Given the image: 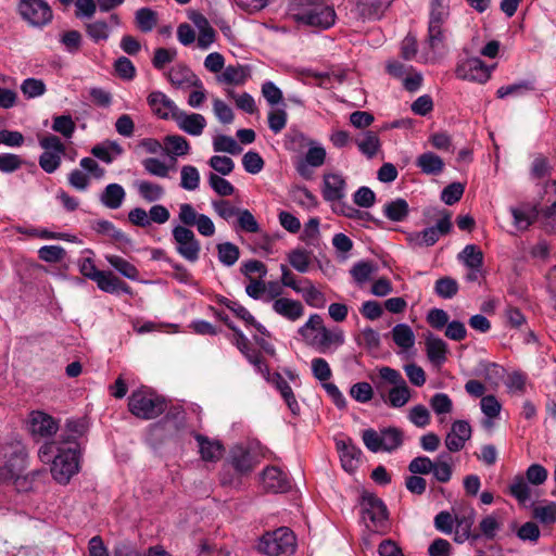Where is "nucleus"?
Here are the masks:
<instances>
[{
  "label": "nucleus",
  "mask_w": 556,
  "mask_h": 556,
  "mask_svg": "<svg viewBox=\"0 0 556 556\" xmlns=\"http://www.w3.org/2000/svg\"><path fill=\"white\" fill-rule=\"evenodd\" d=\"M27 457V450L22 441L11 439L0 443V483L30 485L47 483L49 475L46 469L23 475Z\"/></svg>",
  "instance_id": "f257e3e1"
},
{
  "label": "nucleus",
  "mask_w": 556,
  "mask_h": 556,
  "mask_svg": "<svg viewBox=\"0 0 556 556\" xmlns=\"http://www.w3.org/2000/svg\"><path fill=\"white\" fill-rule=\"evenodd\" d=\"M166 408V400L148 387H140L134 390L128 397V410L135 417L142 420L155 419Z\"/></svg>",
  "instance_id": "f03ea898"
},
{
  "label": "nucleus",
  "mask_w": 556,
  "mask_h": 556,
  "mask_svg": "<svg viewBox=\"0 0 556 556\" xmlns=\"http://www.w3.org/2000/svg\"><path fill=\"white\" fill-rule=\"evenodd\" d=\"M54 448L58 453L52 460L51 475L56 483L67 484L71 478L79 471L81 446L56 444Z\"/></svg>",
  "instance_id": "7ed1b4c3"
},
{
  "label": "nucleus",
  "mask_w": 556,
  "mask_h": 556,
  "mask_svg": "<svg viewBox=\"0 0 556 556\" xmlns=\"http://www.w3.org/2000/svg\"><path fill=\"white\" fill-rule=\"evenodd\" d=\"M379 377L381 381L377 383V389L381 392L382 397L384 383L392 386L388 391L387 399H384L389 406L400 408L409 402L412 397L410 390L399 370L383 366L379 368Z\"/></svg>",
  "instance_id": "20e7f679"
},
{
  "label": "nucleus",
  "mask_w": 556,
  "mask_h": 556,
  "mask_svg": "<svg viewBox=\"0 0 556 556\" xmlns=\"http://www.w3.org/2000/svg\"><path fill=\"white\" fill-rule=\"evenodd\" d=\"M296 548L294 533L287 527L266 532L260 540L258 551L267 556H292Z\"/></svg>",
  "instance_id": "39448f33"
},
{
  "label": "nucleus",
  "mask_w": 556,
  "mask_h": 556,
  "mask_svg": "<svg viewBox=\"0 0 556 556\" xmlns=\"http://www.w3.org/2000/svg\"><path fill=\"white\" fill-rule=\"evenodd\" d=\"M260 459L255 446L237 444L230 448L224 466L233 470L235 475L240 478L252 472Z\"/></svg>",
  "instance_id": "423d86ee"
},
{
  "label": "nucleus",
  "mask_w": 556,
  "mask_h": 556,
  "mask_svg": "<svg viewBox=\"0 0 556 556\" xmlns=\"http://www.w3.org/2000/svg\"><path fill=\"white\" fill-rule=\"evenodd\" d=\"M87 431V424L84 419H67L64 429L60 435V441L49 442L42 445L38 451V456L42 463L51 460V454L56 444L71 446L80 445L77 440L80 439Z\"/></svg>",
  "instance_id": "0eeeda50"
},
{
  "label": "nucleus",
  "mask_w": 556,
  "mask_h": 556,
  "mask_svg": "<svg viewBox=\"0 0 556 556\" xmlns=\"http://www.w3.org/2000/svg\"><path fill=\"white\" fill-rule=\"evenodd\" d=\"M17 12L29 26L42 28L53 20V11L45 0H20Z\"/></svg>",
  "instance_id": "6e6552de"
},
{
  "label": "nucleus",
  "mask_w": 556,
  "mask_h": 556,
  "mask_svg": "<svg viewBox=\"0 0 556 556\" xmlns=\"http://www.w3.org/2000/svg\"><path fill=\"white\" fill-rule=\"evenodd\" d=\"M39 146L43 149L38 160L40 168L47 174L54 173L61 166L65 144L58 136L48 135L39 139Z\"/></svg>",
  "instance_id": "1a4fd4ad"
},
{
  "label": "nucleus",
  "mask_w": 556,
  "mask_h": 556,
  "mask_svg": "<svg viewBox=\"0 0 556 556\" xmlns=\"http://www.w3.org/2000/svg\"><path fill=\"white\" fill-rule=\"evenodd\" d=\"M293 18L301 24L328 29L336 23L337 14L332 5L327 2L293 13Z\"/></svg>",
  "instance_id": "9d476101"
},
{
  "label": "nucleus",
  "mask_w": 556,
  "mask_h": 556,
  "mask_svg": "<svg viewBox=\"0 0 556 556\" xmlns=\"http://www.w3.org/2000/svg\"><path fill=\"white\" fill-rule=\"evenodd\" d=\"M176 252L186 261L195 263L200 257L201 243L194 232L185 225H177L172 230Z\"/></svg>",
  "instance_id": "9b49d317"
},
{
  "label": "nucleus",
  "mask_w": 556,
  "mask_h": 556,
  "mask_svg": "<svg viewBox=\"0 0 556 556\" xmlns=\"http://www.w3.org/2000/svg\"><path fill=\"white\" fill-rule=\"evenodd\" d=\"M451 229V215L445 212L434 226L409 233L407 241L412 248L431 247L439 241L441 236L447 235Z\"/></svg>",
  "instance_id": "f8f14e48"
},
{
  "label": "nucleus",
  "mask_w": 556,
  "mask_h": 556,
  "mask_svg": "<svg viewBox=\"0 0 556 556\" xmlns=\"http://www.w3.org/2000/svg\"><path fill=\"white\" fill-rule=\"evenodd\" d=\"M492 70L493 66H488L479 58H467L459 61L455 73L460 79L484 84L490 79Z\"/></svg>",
  "instance_id": "ddd939ff"
},
{
  "label": "nucleus",
  "mask_w": 556,
  "mask_h": 556,
  "mask_svg": "<svg viewBox=\"0 0 556 556\" xmlns=\"http://www.w3.org/2000/svg\"><path fill=\"white\" fill-rule=\"evenodd\" d=\"M178 219L188 228L195 226L198 232L204 237H212L215 233L213 220L207 215L198 213L189 203L179 205Z\"/></svg>",
  "instance_id": "4468645a"
},
{
  "label": "nucleus",
  "mask_w": 556,
  "mask_h": 556,
  "mask_svg": "<svg viewBox=\"0 0 556 556\" xmlns=\"http://www.w3.org/2000/svg\"><path fill=\"white\" fill-rule=\"evenodd\" d=\"M320 353H326L331 346L338 348L344 343V333L340 328L328 329L326 326L305 341Z\"/></svg>",
  "instance_id": "2eb2a0df"
},
{
  "label": "nucleus",
  "mask_w": 556,
  "mask_h": 556,
  "mask_svg": "<svg viewBox=\"0 0 556 556\" xmlns=\"http://www.w3.org/2000/svg\"><path fill=\"white\" fill-rule=\"evenodd\" d=\"M147 103L153 115L165 121H174V116L177 115L180 110L169 97L159 90L149 93Z\"/></svg>",
  "instance_id": "dca6fc26"
},
{
  "label": "nucleus",
  "mask_w": 556,
  "mask_h": 556,
  "mask_svg": "<svg viewBox=\"0 0 556 556\" xmlns=\"http://www.w3.org/2000/svg\"><path fill=\"white\" fill-rule=\"evenodd\" d=\"M28 429L33 435L47 438L56 433L59 425L50 415L35 410L29 414Z\"/></svg>",
  "instance_id": "f3484780"
},
{
  "label": "nucleus",
  "mask_w": 556,
  "mask_h": 556,
  "mask_svg": "<svg viewBox=\"0 0 556 556\" xmlns=\"http://www.w3.org/2000/svg\"><path fill=\"white\" fill-rule=\"evenodd\" d=\"M361 506L363 514L374 523H379L388 519V509L381 498L372 492L365 490L361 496Z\"/></svg>",
  "instance_id": "a211bd4d"
},
{
  "label": "nucleus",
  "mask_w": 556,
  "mask_h": 556,
  "mask_svg": "<svg viewBox=\"0 0 556 556\" xmlns=\"http://www.w3.org/2000/svg\"><path fill=\"white\" fill-rule=\"evenodd\" d=\"M168 81L177 89L202 88L200 78L185 64H176L166 73Z\"/></svg>",
  "instance_id": "6ab92c4d"
},
{
  "label": "nucleus",
  "mask_w": 556,
  "mask_h": 556,
  "mask_svg": "<svg viewBox=\"0 0 556 556\" xmlns=\"http://www.w3.org/2000/svg\"><path fill=\"white\" fill-rule=\"evenodd\" d=\"M471 426L466 420H455L445 437V446L452 452H459L471 438Z\"/></svg>",
  "instance_id": "aec40b11"
},
{
  "label": "nucleus",
  "mask_w": 556,
  "mask_h": 556,
  "mask_svg": "<svg viewBox=\"0 0 556 556\" xmlns=\"http://www.w3.org/2000/svg\"><path fill=\"white\" fill-rule=\"evenodd\" d=\"M336 446L340 455L342 468L348 472H353L361 464V448L350 438L337 440Z\"/></svg>",
  "instance_id": "412c9836"
},
{
  "label": "nucleus",
  "mask_w": 556,
  "mask_h": 556,
  "mask_svg": "<svg viewBox=\"0 0 556 556\" xmlns=\"http://www.w3.org/2000/svg\"><path fill=\"white\" fill-rule=\"evenodd\" d=\"M174 122L180 130L193 137L201 136L206 127V119L202 114L187 113L182 110L174 116Z\"/></svg>",
  "instance_id": "4be33fe9"
},
{
  "label": "nucleus",
  "mask_w": 556,
  "mask_h": 556,
  "mask_svg": "<svg viewBox=\"0 0 556 556\" xmlns=\"http://www.w3.org/2000/svg\"><path fill=\"white\" fill-rule=\"evenodd\" d=\"M346 181L338 173L324 175L323 197L327 202H342L345 197Z\"/></svg>",
  "instance_id": "5701e85b"
},
{
  "label": "nucleus",
  "mask_w": 556,
  "mask_h": 556,
  "mask_svg": "<svg viewBox=\"0 0 556 556\" xmlns=\"http://www.w3.org/2000/svg\"><path fill=\"white\" fill-rule=\"evenodd\" d=\"M473 523V511H470L468 515H456L454 541L458 544H462L468 540L472 542H477L478 540H480L481 534L479 532L472 531Z\"/></svg>",
  "instance_id": "b1692460"
},
{
  "label": "nucleus",
  "mask_w": 556,
  "mask_h": 556,
  "mask_svg": "<svg viewBox=\"0 0 556 556\" xmlns=\"http://www.w3.org/2000/svg\"><path fill=\"white\" fill-rule=\"evenodd\" d=\"M273 311L289 321H296L304 315L303 304L293 299L279 298L273 302Z\"/></svg>",
  "instance_id": "393cba45"
},
{
  "label": "nucleus",
  "mask_w": 556,
  "mask_h": 556,
  "mask_svg": "<svg viewBox=\"0 0 556 556\" xmlns=\"http://www.w3.org/2000/svg\"><path fill=\"white\" fill-rule=\"evenodd\" d=\"M94 281L98 288L106 293H132L131 288L126 282L116 277L112 271L101 270Z\"/></svg>",
  "instance_id": "a878e982"
},
{
  "label": "nucleus",
  "mask_w": 556,
  "mask_h": 556,
  "mask_svg": "<svg viewBox=\"0 0 556 556\" xmlns=\"http://www.w3.org/2000/svg\"><path fill=\"white\" fill-rule=\"evenodd\" d=\"M354 142L357 146L359 152L369 160L374 159L381 148L379 135L372 130H365L361 132L354 139Z\"/></svg>",
  "instance_id": "bb28decb"
},
{
  "label": "nucleus",
  "mask_w": 556,
  "mask_h": 556,
  "mask_svg": "<svg viewBox=\"0 0 556 556\" xmlns=\"http://www.w3.org/2000/svg\"><path fill=\"white\" fill-rule=\"evenodd\" d=\"M198 442L199 452L205 462H217L224 452V446L218 440H212L203 434H194Z\"/></svg>",
  "instance_id": "cd10ccee"
},
{
  "label": "nucleus",
  "mask_w": 556,
  "mask_h": 556,
  "mask_svg": "<svg viewBox=\"0 0 556 556\" xmlns=\"http://www.w3.org/2000/svg\"><path fill=\"white\" fill-rule=\"evenodd\" d=\"M447 344L439 337L429 333L426 337V352L432 364L441 365L446 361Z\"/></svg>",
  "instance_id": "c85d7f7f"
},
{
  "label": "nucleus",
  "mask_w": 556,
  "mask_h": 556,
  "mask_svg": "<svg viewBox=\"0 0 556 556\" xmlns=\"http://www.w3.org/2000/svg\"><path fill=\"white\" fill-rule=\"evenodd\" d=\"M250 77L249 66L228 65L224 72L217 76V81L226 85L241 86Z\"/></svg>",
  "instance_id": "c756f323"
},
{
  "label": "nucleus",
  "mask_w": 556,
  "mask_h": 556,
  "mask_svg": "<svg viewBox=\"0 0 556 556\" xmlns=\"http://www.w3.org/2000/svg\"><path fill=\"white\" fill-rule=\"evenodd\" d=\"M193 24L199 29L198 47L202 50L207 49L215 41V30L210 25L207 18L197 13L191 17Z\"/></svg>",
  "instance_id": "7c9ffc66"
},
{
  "label": "nucleus",
  "mask_w": 556,
  "mask_h": 556,
  "mask_svg": "<svg viewBox=\"0 0 556 556\" xmlns=\"http://www.w3.org/2000/svg\"><path fill=\"white\" fill-rule=\"evenodd\" d=\"M509 211L514 218V226L517 230L521 231L528 229L538 216L535 207L529 204H521L516 207L513 206Z\"/></svg>",
  "instance_id": "2f4dec72"
},
{
  "label": "nucleus",
  "mask_w": 556,
  "mask_h": 556,
  "mask_svg": "<svg viewBox=\"0 0 556 556\" xmlns=\"http://www.w3.org/2000/svg\"><path fill=\"white\" fill-rule=\"evenodd\" d=\"M126 197L125 189L119 184H109L100 194V202L110 210L122 206Z\"/></svg>",
  "instance_id": "473e14b6"
},
{
  "label": "nucleus",
  "mask_w": 556,
  "mask_h": 556,
  "mask_svg": "<svg viewBox=\"0 0 556 556\" xmlns=\"http://www.w3.org/2000/svg\"><path fill=\"white\" fill-rule=\"evenodd\" d=\"M416 166L419 167L424 174L439 175L444 169V162L435 153L425 152L417 157Z\"/></svg>",
  "instance_id": "72a5a7b5"
},
{
  "label": "nucleus",
  "mask_w": 556,
  "mask_h": 556,
  "mask_svg": "<svg viewBox=\"0 0 556 556\" xmlns=\"http://www.w3.org/2000/svg\"><path fill=\"white\" fill-rule=\"evenodd\" d=\"M409 213L408 203L406 200L402 198H397L393 201H390L383 206V214L386 217L392 222H402L404 220Z\"/></svg>",
  "instance_id": "f704fd0d"
},
{
  "label": "nucleus",
  "mask_w": 556,
  "mask_h": 556,
  "mask_svg": "<svg viewBox=\"0 0 556 556\" xmlns=\"http://www.w3.org/2000/svg\"><path fill=\"white\" fill-rule=\"evenodd\" d=\"M313 143V140H309L304 132L296 128H290L285 136V148L291 152H300Z\"/></svg>",
  "instance_id": "c9c22d12"
},
{
  "label": "nucleus",
  "mask_w": 556,
  "mask_h": 556,
  "mask_svg": "<svg viewBox=\"0 0 556 556\" xmlns=\"http://www.w3.org/2000/svg\"><path fill=\"white\" fill-rule=\"evenodd\" d=\"M451 460L452 457L448 453H442L433 463V469H431V472L438 482L447 483L450 481L452 477Z\"/></svg>",
  "instance_id": "e433bc0d"
},
{
  "label": "nucleus",
  "mask_w": 556,
  "mask_h": 556,
  "mask_svg": "<svg viewBox=\"0 0 556 556\" xmlns=\"http://www.w3.org/2000/svg\"><path fill=\"white\" fill-rule=\"evenodd\" d=\"M85 30L87 36L94 42L106 41L111 35L109 24L103 20H97L85 23Z\"/></svg>",
  "instance_id": "4c0bfd02"
},
{
  "label": "nucleus",
  "mask_w": 556,
  "mask_h": 556,
  "mask_svg": "<svg viewBox=\"0 0 556 556\" xmlns=\"http://www.w3.org/2000/svg\"><path fill=\"white\" fill-rule=\"evenodd\" d=\"M135 24L142 33H150L157 25V14L150 8H141L135 13Z\"/></svg>",
  "instance_id": "58836bf2"
},
{
  "label": "nucleus",
  "mask_w": 556,
  "mask_h": 556,
  "mask_svg": "<svg viewBox=\"0 0 556 556\" xmlns=\"http://www.w3.org/2000/svg\"><path fill=\"white\" fill-rule=\"evenodd\" d=\"M458 260L468 268L481 269L483 265V253L476 244H468L458 254Z\"/></svg>",
  "instance_id": "ea45409f"
},
{
  "label": "nucleus",
  "mask_w": 556,
  "mask_h": 556,
  "mask_svg": "<svg viewBox=\"0 0 556 556\" xmlns=\"http://www.w3.org/2000/svg\"><path fill=\"white\" fill-rule=\"evenodd\" d=\"M392 338L394 343L404 349H410L415 343V334L412 328L406 324H397L392 329Z\"/></svg>",
  "instance_id": "a19ab883"
},
{
  "label": "nucleus",
  "mask_w": 556,
  "mask_h": 556,
  "mask_svg": "<svg viewBox=\"0 0 556 556\" xmlns=\"http://www.w3.org/2000/svg\"><path fill=\"white\" fill-rule=\"evenodd\" d=\"M105 260L108 263L116 269L121 275L130 279L137 280L139 277V271L135 265L126 261L125 258L118 255H106Z\"/></svg>",
  "instance_id": "79ce46f5"
},
{
  "label": "nucleus",
  "mask_w": 556,
  "mask_h": 556,
  "mask_svg": "<svg viewBox=\"0 0 556 556\" xmlns=\"http://www.w3.org/2000/svg\"><path fill=\"white\" fill-rule=\"evenodd\" d=\"M262 480L265 486H287L290 483L288 475L276 466L266 467Z\"/></svg>",
  "instance_id": "37998d69"
},
{
  "label": "nucleus",
  "mask_w": 556,
  "mask_h": 556,
  "mask_svg": "<svg viewBox=\"0 0 556 556\" xmlns=\"http://www.w3.org/2000/svg\"><path fill=\"white\" fill-rule=\"evenodd\" d=\"M275 384L277 390L280 392L282 399L288 405L292 414H298L300 410L299 403L294 396L290 384L281 377L280 374H275Z\"/></svg>",
  "instance_id": "c03bdc74"
},
{
  "label": "nucleus",
  "mask_w": 556,
  "mask_h": 556,
  "mask_svg": "<svg viewBox=\"0 0 556 556\" xmlns=\"http://www.w3.org/2000/svg\"><path fill=\"white\" fill-rule=\"evenodd\" d=\"M137 189L140 197L147 202H156L161 200L165 193L161 185L148 180L138 181Z\"/></svg>",
  "instance_id": "a18cd8bd"
},
{
  "label": "nucleus",
  "mask_w": 556,
  "mask_h": 556,
  "mask_svg": "<svg viewBox=\"0 0 556 556\" xmlns=\"http://www.w3.org/2000/svg\"><path fill=\"white\" fill-rule=\"evenodd\" d=\"M445 40V29L442 24L428 23V34L426 43L429 50L435 52L443 48Z\"/></svg>",
  "instance_id": "49530a36"
},
{
  "label": "nucleus",
  "mask_w": 556,
  "mask_h": 556,
  "mask_svg": "<svg viewBox=\"0 0 556 556\" xmlns=\"http://www.w3.org/2000/svg\"><path fill=\"white\" fill-rule=\"evenodd\" d=\"M304 287H301V291L299 293L302 294L305 302L316 308H321L326 304L325 295L321 291H319L309 280H304Z\"/></svg>",
  "instance_id": "de8ad7c7"
},
{
  "label": "nucleus",
  "mask_w": 556,
  "mask_h": 556,
  "mask_svg": "<svg viewBox=\"0 0 556 556\" xmlns=\"http://www.w3.org/2000/svg\"><path fill=\"white\" fill-rule=\"evenodd\" d=\"M450 0H431L429 22L444 25L450 16Z\"/></svg>",
  "instance_id": "09e8293b"
},
{
  "label": "nucleus",
  "mask_w": 556,
  "mask_h": 556,
  "mask_svg": "<svg viewBox=\"0 0 556 556\" xmlns=\"http://www.w3.org/2000/svg\"><path fill=\"white\" fill-rule=\"evenodd\" d=\"M382 451L392 452L403 444V432L395 427L381 431Z\"/></svg>",
  "instance_id": "8fccbe9b"
},
{
  "label": "nucleus",
  "mask_w": 556,
  "mask_h": 556,
  "mask_svg": "<svg viewBox=\"0 0 556 556\" xmlns=\"http://www.w3.org/2000/svg\"><path fill=\"white\" fill-rule=\"evenodd\" d=\"M200 186V173L193 165H184L180 169V187L187 191H194Z\"/></svg>",
  "instance_id": "3c124183"
},
{
  "label": "nucleus",
  "mask_w": 556,
  "mask_h": 556,
  "mask_svg": "<svg viewBox=\"0 0 556 556\" xmlns=\"http://www.w3.org/2000/svg\"><path fill=\"white\" fill-rule=\"evenodd\" d=\"M216 249L219 262L227 267L235 265L240 257L239 248L231 242L219 243Z\"/></svg>",
  "instance_id": "603ef678"
},
{
  "label": "nucleus",
  "mask_w": 556,
  "mask_h": 556,
  "mask_svg": "<svg viewBox=\"0 0 556 556\" xmlns=\"http://www.w3.org/2000/svg\"><path fill=\"white\" fill-rule=\"evenodd\" d=\"M164 146L168 153L176 156H182L189 153L190 144L188 140L179 135H169L164 138Z\"/></svg>",
  "instance_id": "864d4df0"
},
{
  "label": "nucleus",
  "mask_w": 556,
  "mask_h": 556,
  "mask_svg": "<svg viewBox=\"0 0 556 556\" xmlns=\"http://www.w3.org/2000/svg\"><path fill=\"white\" fill-rule=\"evenodd\" d=\"M480 406L482 413L488 417V419L483 421V426L489 428L492 426L491 419L500 415L502 406L494 395L482 396Z\"/></svg>",
  "instance_id": "5fc2aeb1"
},
{
  "label": "nucleus",
  "mask_w": 556,
  "mask_h": 556,
  "mask_svg": "<svg viewBox=\"0 0 556 556\" xmlns=\"http://www.w3.org/2000/svg\"><path fill=\"white\" fill-rule=\"evenodd\" d=\"M213 149L215 152H226L232 155H237L242 151L239 143L232 137L226 135L214 137Z\"/></svg>",
  "instance_id": "6e6d98bb"
},
{
  "label": "nucleus",
  "mask_w": 556,
  "mask_h": 556,
  "mask_svg": "<svg viewBox=\"0 0 556 556\" xmlns=\"http://www.w3.org/2000/svg\"><path fill=\"white\" fill-rule=\"evenodd\" d=\"M377 270V267L371 262L361 261L353 265L350 273L353 279L363 285L367 280H369L370 276Z\"/></svg>",
  "instance_id": "4d7b16f0"
},
{
  "label": "nucleus",
  "mask_w": 556,
  "mask_h": 556,
  "mask_svg": "<svg viewBox=\"0 0 556 556\" xmlns=\"http://www.w3.org/2000/svg\"><path fill=\"white\" fill-rule=\"evenodd\" d=\"M502 523L494 515H488L479 522V533L485 540L495 539L497 531L501 529Z\"/></svg>",
  "instance_id": "13d9d810"
},
{
  "label": "nucleus",
  "mask_w": 556,
  "mask_h": 556,
  "mask_svg": "<svg viewBox=\"0 0 556 556\" xmlns=\"http://www.w3.org/2000/svg\"><path fill=\"white\" fill-rule=\"evenodd\" d=\"M434 291L442 299H452L458 291V283L451 277H443L435 281Z\"/></svg>",
  "instance_id": "bf43d9fd"
},
{
  "label": "nucleus",
  "mask_w": 556,
  "mask_h": 556,
  "mask_svg": "<svg viewBox=\"0 0 556 556\" xmlns=\"http://www.w3.org/2000/svg\"><path fill=\"white\" fill-rule=\"evenodd\" d=\"M52 129L65 138H72L76 125L71 115H59L53 117Z\"/></svg>",
  "instance_id": "052dcab7"
},
{
  "label": "nucleus",
  "mask_w": 556,
  "mask_h": 556,
  "mask_svg": "<svg viewBox=\"0 0 556 556\" xmlns=\"http://www.w3.org/2000/svg\"><path fill=\"white\" fill-rule=\"evenodd\" d=\"M333 211L338 214H341L348 218L351 219H358V220H375V218L365 211H361L358 208H355L354 206L345 203V202H339L333 207Z\"/></svg>",
  "instance_id": "680f3d73"
},
{
  "label": "nucleus",
  "mask_w": 556,
  "mask_h": 556,
  "mask_svg": "<svg viewBox=\"0 0 556 556\" xmlns=\"http://www.w3.org/2000/svg\"><path fill=\"white\" fill-rule=\"evenodd\" d=\"M290 265L299 273H306L309 268V254L305 250L295 249L288 254Z\"/></svg>",
  "instance_id": "e2e57ef3"
},
{
  "label": "nucleus",
  "mask_w": 556,
  "mask_h": 556,
  "mask_svg": "<svg viewBox=\"0 0 556 556\" xmlns=\"http://www.w3.org/2000/svg\"><path fill=\"white\" fill-rule=\"evenodd\" d=\"M237 225L238 228L242 231L250 232V233H256L260 231V225L253 214L247 210L242 208L239 212V215L237 217Z\"/></svg>",
  "instance_id": "0e129e2a"
},
{
  "label": "nucleus",
  "mask_w": 556,
  "mask_h": 556,
  "mask_svg": "<svg viewBox=\"0 0 556 556\" xmlns=\"http://www.w3.org/2000/svg\"><path fill=\"white\" fill-rule=\"evenodd\" d=\"M208 184L211 188L220 197H228L235 192V187L225 178L217 174L210 173Z\"/></svg>",
  "instance_id": "69168bd1"
},
{
  "label": "nucleus",
  "mask_w": 556,
  "mask_h": 556,
  "mask_svg": "<svg viewBox=\"0 0 556 556\" xmlns=\"http://www.w3.org/2000/svg\"><path fill=\"white\" fill-rule=\"evenodd\" d=\"M350 395L358 403H368L374 397V390L368 382H357L351 387Z\"/></svg>",
  "instance_id": "338daca9"
},
{
  "label": "nucleus",
  "mask_w": 556,
  "mask_h": 556,
  "mask_svg": "<svg viewBox=\"0 0 556 556\" xmlns=\"http://www.w3.org/2000/svg\"><path fill=\"white\" fill-rule=\"evenodd\" d=\"M142 166L148 174L161 178L167 177L169 173V167L156 157H148L143 160Z\"/></svg>",
  "instance_id": "774afa93"
}]
</instances>
